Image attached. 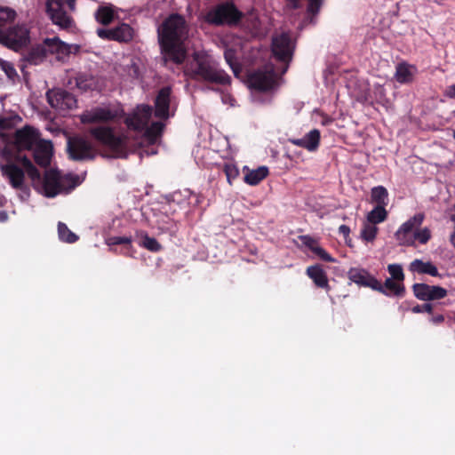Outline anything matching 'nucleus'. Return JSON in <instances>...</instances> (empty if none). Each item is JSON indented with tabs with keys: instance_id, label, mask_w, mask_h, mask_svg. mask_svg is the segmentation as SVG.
Listing matches in <instances>:
<instances>
[{
	"instance_id": "21",
	"label": "nucleus",
	"mask_w": 455,
	"mask_h": 455,
	"mask_svg": "<svg viewBox=\"0 0 455 455\" xmlns=\"http://www.w3.org/2000/svg\"><path fill=\"white\" fill-rule=\"evenodd\" d=\"M94 19L104 27L109 26L118 19L117 8L112 4L103 3L94 12Z\"/></svg>"
},
{
	"instance_id": "9",
	"label": "nucleus",
	"mask_w": 455,
	"mask_h": 455,
	"mask_svg": "<svg viewBox=\"0 0 455 455\" xmlns=\"http://www.w3.org/2000/svg\"><path fill=\"white\" fill-rule=\"evenodd\" d=\"M69 157L75 161L93 160L96 152L90 141L81 136H74L68 140Z\"/></svg>"
},
{
	"instance_id": "11",
	"label": "nucleus",
	"mask_w": 455,
	"mask_h": 455,
	"mask_svg": "<svg viewBox=\"0 0 455 455\" xmlns=\"http://www.w3.org/2000/svg\"><path fill=\"white\" fill-rule=\"evenodd\" d=\"M89 132L95 140L114 151L119 152L125 148L124 139L121 136H116L110 127H93L89 130Z\"/></svg>"
},
{
	"instance_id": "55",
	"label": "nucleus",
	"mask_w": 455,
	"mask_h": 455,
	"mask_svg": "<svg viewBox=\"0 0 455 455\" xmlns=\"http://www.w3.org/2000/svg\"><path fill=\"white\" fill-rule=\"evenodd\" d=\"M84 83V81H83L81 78H78L76 80V84L79 88L87 89V87H89V86Z\"/></svg>"
},
{
	"instance_id": "6",
	"label": "nucleus",
	"mask_w": 455,
	"mask_h": 455,
	"mask_svg": "<svg viewBox=\"0 0 455 455\" xmlns=\"http://www.w3.org/2000/svg\"><path fill=\"white\" fill-rule=\"evenodd\" d=\"M30 43L29 30L24 25H16L6 29L0 28V44L15 52Z\"/></svg>"
},
{
	"instance_id": "20",
	"label": "nucleus",
	"mask_w": 455,
	"mask_h": 455,
	"mask_svg": "<svg viewBox=\"0 0 455 455\" xmlns=\"http://www.w3.org/2000/svg\"><path fill=\"white\" fill-rule=\"evenodd\" d=\"M171 94V87L165 86L160 89L155 100V116L161 119L169 118Z\"/></svg>"
},
{
	"instance_id": "47",
	"label": "nucleus",
	"mask_w": 455,
	"mask_h": 455,
	"mask_svg": "<svg viewBox=\"0 0 455 455\" xmlns=\"http://www.w3.org/2000/svg\"><path fill=\"white\" fill-rule=\"evenodd\" d=\"M413 313H421V312H427V313H432L433 311V306L430 303H426L424 305H417L412 307Z\"/></svg>"
},
{
	"instance_id": "31",
	"label": "nucleus",
	"mask_w": 455,
	"mask_h": 455,
	"mask_svg": "<svg viewBox=\"0 0 455 455\" xmlns=\"http://www.w3.org/2000/svg\"><path fill=\"white\" fill-rule=\"evenodd\" d=\"M385 207L386 206L376 205V207L368 213V221L372 225L384 221L387 217V212Z\"/></svg>"
},
{
	"instance_id": "30",
	"label": "nucleus",
	"mask_w": 455,
	"mask_h": 455,
	"mask_svg": "<svg viewBox=\"0 0 455 455\" xmlns=\"http://www.w3.org/2000/svg\"><path fill=\"white\" fill-rule=\"evenodd\" d=\"M371 201L379 206H386L387 204L388 192L383 186H378L371 188Z\"/></svg>"
},
{
	"instance_id": "5",
	"label": "nucleus",
	"mask_w": 455,
	"mask_h": 455,
	"mask_svg": "<svg viewBox=\"0 0 455 455\" xmlns=\"http://www.w3.org/2000/svg\"><path fill=\"white\" fill-rule=\"evenodd\" d=\"M243 14L232 2L217 4L205 14L204 20L208 24L215 26H235L242 20Z\"/></svg>"
},
{
	"instance_id": "45",
	"label": "nucleus",
	"mask_w": 455,
	"mask_h": 455,
	"mask_svg": "<svg viewBox=\"0 0 455 455\" xmlns=\"http://www.w3.org/2000/svg\"><path fill=\"white\" fill-rule=\"evenodd\" d=\"M322 0H308L307 12L315 16L321 8Z\"/></svg>"
},
{
	"instance_id": "40",
	"label": "nucleus",
	"mask_w": 455,
	"mask_h": 455,
	"mask_svg": "<svg viewBox=\"0 0 455 455\" xmlns=\"http://www.w3.org/2000/svg\"><path fill=\"white\" fill-rule=\"evenodd\" d=\"M413 240H418L420 243H427L431 238V232L429 228H424L422 229H418L414 231L412 235Z\"/></svg>"
},
{
	"instance_id": "22",
	"label": "nucleus",
	"mask_w": 455,
	"mask_h": 455,
	"mask_svg": "<svg viewBox=\"0 0 455 455\" xmlns=\"http://www.w3.org/2000/svg\"><path fill=\"white\" fill-rule=\"evenodd\" d=\"M52 145L50 141L37 143L34 148L35 162L41 167H47L51 164Z\"/></svg>"
},
{
	"instance_id": "4",
	"label": "nucleus",
	"mask_w": 455,
	"mask_h": 455,
	"mask_svg": "<svg viewBox=\"0 0 455 455\" xmlns=\"http://www.w3.org/2000/svg\"><path fill=\"white\" fill-rule=\"evenodd\" d=\"M80 183V177L76 174L61 176L58 171L50 169L45 171L44 177L40 175V183L33 187L41 190L46 197H54L59 194L69 193Z\"/></svg>"
},
{
	"instance_id": "36",
	"label": "nucleus",
	"mask_w": 455,
	"mask_h": 455,
	"mask_svg": "<svg viewBox=\"0 0 455 455\" xmlns=\"http://www.w3.org/2000/svg\"><path fill=\"white\" fill-rule=\"evenodd\" d=\"M224 57H225V60L228 62V64L232 68L234 74L235 76H237L238 73L240 72L241 68H240V66L238 65V63L236 62L235 52L230 49L227 50V51H225Z\"/></svg>"
},
{
	"instance_id": "23",
	"label": "nucleus",
	"mask_w": 455,
	"mask_h": 455,
	"mask_svg": "<svg viewBox=\"0 0 455 455\" xmlns=\"http://www.w3.org/2000/svg\"><path fill=\"white\" fill-rule=\"evenodd\" d=\"M47 57V52L44 43L33 46L23 56V60L31 65H37L44 60Z\"/></svg>"
},
{
	"instance_id": "54",
	"label": "nucleus",
	"mask_w": 455,
	"mask_h": 455,
	"mask_svg": "<svg viewBox=\"0 0 455 455\" xmlns=\"http://www.w3.org/2000/svg\"><path fill=\"white\" fill-rule=\"evenodd\" d=\"M8 219V214L5 211H0V222H4Z\"/></svg>"
},
{
	"instance_id": "57",
	"label": "nucleus",
	"mask_w": 455,
	"mask_h": 455,
	"mask_svg": "<svg viewBox=\"0 0 455 455\" xmlns=\"http://www.w3.org/2000/svg\"><path fill=\"white\" fill-rule=\"evenodd\" d=\"M451 242L455 248V232L451 236Z\"/></svg>"
},
{
	"instance_id": "53",
	"label": "nucleus",
	"mask_w": 455,
	"mask_h": 455,
	"mask_svg": "<svg viewBox=\"0 0 455 455\" xmlns=\"http://www.w3.org/2000/svg\"><path fill=\"white\" fill-rule=\"evenodd\" d=\"M447 95L450 98H454L455 99V84H453V85L449 87V89L447 91Z\"/></svg>"
},
{
	"instance_id": "27",
	"label": "nucleus",
	"mask_w": 455,
	"mask_h": 455,
	"mask_svg": "<svg viewBox=\"0 0 455 455\" xmlns=\"http://www.w3.org/2000/svg\"><path fill=\"white\" fill-rule=\"evenodd\" d=\"M267 175L268 168L266 166H260L255 170L249 171L244 176V181L251 186H256Z\"/></svg>"
},
{
	"instance_id": "38",
	"label": "nucleus",
	"mask_w": 455,
	"mask_h": 455,
	"mask_svg": "<svg viewBox=\"0 0 455 455\" xmlns=\"http://www.w3.org/2000/svg\"><path fill=\"white\" fill-rule=\"evenodd\" d=\"M378 228L375 225L368 224L361 231V236L367 242H372L377 235Z\"/></svg>"
},
{
	"instance_id": "3",
	"label": "nucleus",
	"mask_w": 455,
	"mask_h": 455,
	"mask_svg": "<svg viewBox=\"0 0 455 455\" xmlns=\"http://www.w3.org/2000/svg\"><path fill=\"white\" fill-rule=\"evenodd\" d=\"M191 78L211 84L227 85L231 77L219 67V64L204 52H195L193 60L188 67Z\"/></svg>"
},
{
	"instance_id": "1",
	"label": "nucleus",
	"mask_w": 455,
	"mask_h": 455,
	"mask_svg": "<svg viewBox=\"0 0 455 455\" xmlns=\"http://www.w3.org/2000/svg\"><path fill=\"white\" fill-rule=\"evenodd\" d=\"M158 41L166 57L176 64H181L186 59L183 45L188 38V27L183 16L174 13L164 20L157 29Z\"/></svg>"
},
{
	"instance_id": "58",
	"label": "nucleus",
	"mask_w": 455,
	"mask_h": 455,
	"mask_svg": "<svg viewBox=\"0 0 455 455\" xmlns=\"http://www.w3.org/2000/svg\"><path fill=\"white\" fill-rule=\"evenodd\" d=\"M453 137H454V139H455V131H454V133H453Z\"/></svg>"
},
{
	"instance_id": "17",
	"label": "nucleus",
	"mask_w": 455,
	"mask_h": 455,
	"mask_svg": "<svg viewBox=\"0 0 455 455\" xmlns=\"http://www.w3.org/2000/svg\"><path fill=\"white\" fill-rule=\"evenodd\" d=\"M38 134L36 130L31 126L26 125L15 132L14 144L18 148L17 153L21 150H30L37 144Z\"/></svg>"
},
{
	"instance_id": "41",
	"label": "nucleus",
	"mask_w": 455,
	"mask_h": 455,
	"mask_svg": "<svg viewBox=\"0 0 455 455\" xmlns=\"http://www.w3.org/2000/svg\"><path fill=\"white\" fill-rule=\"evenodd\" d=\"M223 171L229 184H231L232 181L239 175L238 168L233 164H225Z\"/></svg>"
},
{
	"instance_id": "24",
	"label": "nucleus",
	"mask_w": 455,
	"mask_h": 455,
	"mask_svg": "<svg viewBox=\"0 0 455 455\" xmlns=\"http://www.w3.org/2000/svg\"><path fill=\"white\" fill-rule=\"evenodd\" d=\"M307 275L319 288L329 289L328 277L320 265L310 266L307 268Z\"/></svg>"
},
{
	"instance_id": "49",
	"label": "nucleus",
	"mask_w": 455,
	"mask_h": 455,
	"mask_svg": "<svg viewBox=\"0 0 455 455\" xmlns=\"http://www.w3.org/2000/svg\"><path fill=\"white\" fill-rule=\"evenodd\" d=\"M291 142L293 145H296V146H299V147H301V148H304L307 149V145L306 143L305 137L302 138V139H292V140H291Z\"/></svg>"
},
{
	"instance_id": "39",
	"label": "nucleus",
	"mask_w": 455,
	"mask_h": 455,
	"mask_svg": "<svg viewBox=\"0 0 455 455\" xmlns=\"http://www.w3.org/2000/svg\"><path fill=\"white\" fill-rule=\"evenodd\" d=\"M142 246L153 252H157L162 250L160 243L155 237H150L148 235L143 238Z\"/></svg>"
},
{
	"instance_id": "13",
	"label": "nucleus",
	"mask_w": 455,
	"mask_h": 455,
	"mask_svg": "<svg viewBox=\"0 0 455 455\" xmlns=\"http://www.w3.org/2000/svg\"><path fill=\"white\" fill-rule=\"evenodd\" d=\"M424 218L423 213H417L399 228L395 236L400 245L411 246L414 244L412 235L421 226Z\"/></svg>"
},
{
	"instance_id": "12",
	"label": "nucleus",
	"mask_w": 455,
	"mask_h": 455,
	"mask_svg": "<svg viewBox=\"0 0 455 455\" xmlns=\"http://www.w3.org/2000/svg\"><path fill=\"white\" fill-rule=\"evenodd\" d=\"M49 105L59 111L70 110L76 108L77 100L69 92L62 89H52L46 92Z\"/></svg>"
},
{
	"instance_id": "26",
	"label": "nucleus",
	"mask_w": 455,
	"mask_h": 455,
	"mask_svg": "<svg viewBox=\"0 0 455 455\" xmlns=\"http://www.w3.org/2000/svg\"><path fill=\"white\" fill-rule=\"evenodd\" d=\"M415 70L414 66L406 63L398 64L395 74V80L400 84L411 83L413 80Z\"/></svg>"
},
{
	"instance_id": "14",
	"label": "nucleus",
	"mask_w": 455,
	"mask_h": 455,
	"mask_svg": "<svg viewBox=\"0 0 455 455\" xmlns=\"http://www.w3.org/2000/svg\"><path fill=\"white\" fill-rule=\"evenodd\" d=\"M44 43L46 47L47 55H55L58 60H66L72 52H77L80 48L77 44H66L57 36L45 38Z\"/></svg>"
},
{
	"instance_id": "25",
	"label": "nucleus",
	"mask_w": 455,
	"mask_h": 455,
	"mask_svg": "<svg viewBox=\"0 0 455 455\" xmlns=\"http://www.w3.org/2000/svg\"><path fill=\"white\" fill-rule=\"evenodd\" d=\"M410 271L415 272L420 275L427 274L431 276H438L437 267L430 261L424 262L421 259H416L411 262L409 267Z\"/></svg>"
},
{
	"instance_id": "33",
	"label": "nucleus",
	"mask_w": 455,
	"mask_h": 455,
	"mask_svg": "<svg viewBox=\"0 0 455 455\" xmlns=\"http://www.w3.org/2000/svg\"><path fill=\"white\" fill-rule=\"evenodd\" d=\"M306 143L307 145V150L314 151L315 150L320 142V132L317 129H314L310 131L305 136Z\"/></svg>"
},
{
	"instance_id": "7",
	"label": "nucleus",
	"mask_w": 455,
	"mask_h": 455,
	"mask_svg": "<svg viewBox=\"0 0 455 455\" xmlns=\"http://www.w3.org/2000/svg\"><path fill=\"white\" fill-rule=\"evenodd\" d=\"M274 67L267 65L264 68L254 70L248 75V86L249 88L258 92L271 91L276 85Z\"/></svg>"
},
{
	"instance_id": "16",
	"label": "nucleus",
	"mask_w": 455,
	"mask_h": 455,
	"mask_svg": "<svg viewBox=\"0 0 455 455\" xmlns=\"http://www.w3.org/2000/svg\"><path fill=\"white\" fill-rule=\"evenodd\" d=\"M293 47L291 37L288 34L283 33L273 37L272 52L274 56L281 61H290L292 55Z\"/></svg>"
},
{
	"instance_id": "42",
	"label": "nucleus",
	"mask_w": 455,
	"mask_h": 455,
	"mask_svg": "<svg viewBox=\"0 0 455 455\" xmlns=\"http://www.w3.org/2000/svg\"><path fill=\"white\" fill-rule=\"evenodd\" d=\"M131 242L132 238L127 236H110L106 240V243L109 246L117 244H129Z\"/></svg>"
},
{
	"instance_id": "2",
	"label": "nucleus",
	"mask_w": 455,
	"mask_h": 455,
	"mask_svg": "<svg viewBox=\"0 0 455 455\" xmlns=\"http://www.w3.org/2000/svg\"><path fill=\"white\" fill-rule=\"evenodd\" d=\"M2 156L6 163L0 164V170L12 188L24 189L25 173L31 180L32 185L40 183V172L27 156H22L20 153L12 154L7 148L2 151Z\"/></svg>"
},
{
	"instance_id": "46",
	"label": "nucleus",
	"mask_w": 455,
	"mask_h": 455,
	"mask_svg": "<svg viewBox=\"0 0 455 455\" xmlns=\"http://www.w3.org/2000/svg\"><path fill=\"white\" fill-rule=\"evenodd\" d=\"M1 66H2V68L4 69V71L5 72L6 76L9 78H12L15 76H17V72H16L15 68L10 62L2 61Z\"/></svg>"
},
{
	"instance_id": "15",
	"label": "nucleus",
	"mask_w": 455,
	"mask_h": 455,
	"mask_svg": "<svg viewBox=\"0 0 455 455\" xmlns=\"http://www.w3.org/2000/svg\"><path fill=\"white\" fill-rule=\"evenodd\" d=\"M347 276L350 281L358 285L370 287L374 291H378L383 294H387L384 291L382 283L365 269L352 267L347 272Z\"/></svg>"
},
{
	"instance_id": "10",
	"label": "nucleus",
	"mask_w": 455,
	"mask_h": 455,
	"mask_svg": "<svg viewBox=\"0 0 455 455\" xmlns=\"http://www.w3.org/2000/svg\"><path fill=\"white\" fill-rule=\"evenodd\" d=\"M96 34L103 40L127 44L132 41L135 30L129 24L123 22L112 28H99Z\"/></svg>"
},
{
	"instance_id": "28",
	"label": "nucleus",
	"mask_w": 455,
	"mask_h": 455,
	"mask_svg": "<svg viewBox=\"0 0 455 455\" xmlns=\"http://www.w3.org/2000/svg\"><path fill=\"white\" fill-rule=\"evenodd\" d=\"M164 124L162 122H153L144 129V137L150 143L154 144L161 137Z\"/></svg>"
},
{
	"instance_id": "48",
	"label": "nucleus",
	"mask_w": 455,
	"mask_h": 455,
	"mask_svg": "<svg viewBox=\"0 0 455 455\" xmlns=\"http://www.w3.org/2000/svg\"><path fill=\"white\" fill-rule=\"evenodd\" d=\"M15 12L11 9H6L4 12H3V16L0 17L1 20H13L15 18Z\"/></svg>"
},
{
	"instance_id": "29",
	"label": "nucleus",
	"mask_w": 455,
	"mask_h": 455,
	"mask_svg": "<svg viewBox=\"0 0 455 455\" xmlns=\"http://www.w3.org/2000/svg\"><path fill=\"white\" fill-rule=\"evenodd\" d=\"M382 286L384 287V291L387 293V295H390L392 293L397 297H402L405 291L404 285L402 282H398L392 278H387Z\"/></svg>"
},
{
	"instance_id": "43",
	"label": "nucleus",
	"mask_w": 455,
	"mask_h": 455,
	"mask_svg": "<svg viewBox=\"0 0 455 455\" xmlns=\"http://www.w3.org/2000/svg\"><path fill=\"white\" fill-rule=\"evenodd\" d=\"M299 239L312 252L319 246L318 242L310 235H300Z\"/></svg>"
},
{
	"instance_id": "44",
	"label": "nucleus",
	"mask_w": 455,
	"mask_h": 455,
	"mask_svg": "<svg viewBox=\"0 0 455 455\" xmlns=\"http://www.w3.org/2000/svg\"><path fill=\"white\" fill-rule=\"evenodd\" d=\"M317 257H319L322 260L325 262H335V259L332 258L323 248L320 245L317 248H315L313 251Z\"/></svg>"
},
{
	"instance_id": "56",
	"label": "nucleus",
	"mask_w": 455,
	"mask_h": 455,
	"mask_svg": "<svg viewBox=\"0 0 455 455\" xmlns=\"http://www.w3.org/2000/svg\"><path fill=\"white\" fill-rule=\"evenodd\" d=\"M5 124H6V120H4V119H1V120H0V128H1V129H4V128L6 127V125H5Z\"/></svg>"
},
{
	"instance_id": "34",
	"label": "nucleus",
	"mask_w": 455,
	"mask_h": 455,
	"mask_svg": "<svg viewBox=\"0 0 455 455\" xmlns=\"http://www.w3.org/2000/svg\"><path fill=\"white\" fill-rule=\"evenodd\" d=\"M447 296V290L436 285H429L427 301L441 299Z\"/></svg>"
},
{
	"instance_id": "37",
	"label": "nucleus",
	"mask_w": 455,
	"mask_h": 455,
	"mask_svg": "<svg viewBox=\"0 0 455 455\" xmlns=\"http://www.w3.org/2000/svg\"><path fill=\"white\" fill-rule=\"evenodd\" d=\"M387 270L391 275L390 278L398 282H403L404 280V273L400 264H390L387 266Z\"/></svg>"
},
{
	"instance_id": "50",
	"label": "nucleus",
	"mask_w": 455,
	"mask_h": 455,
	"mask_svg": "<svg viewBox=\"0 0 455 455\" xmlns=\"http://www.w3.org/2000/svg\"><path fill=\"white\" fill-rule=\"evenodd\" d=\"M339 231L340 234H342L345 237L348 236L349 233H350V228L349 227H347V225H341L339 228Z\"/></svg>"
},
{
	"instance_id": "19",
	"label": "nucleus",
	"mask_w": 455,
	"mask_h": 455,
	"mask_svg": "<svg viewBox=\"0 0 455 455\" xmlns=\"http://www.w3.org/2000/svg\"><path fill=\"white\" fill-rule=\"evenodd\" d=\"M117 116V112L109 108L97 107L91 110L85 111L81 116L83 124H94L100 122H108L114 120Z\"/></svg>"
},
{
	"instance_id": "35",
	"label": "nucleus",
	"mask_w": 455,
	"mask_h": 455,
	"mask_svg": "<svg viewBox=\"0 0 455 455\" xmlns=\"http://www.w3.org/2000/svg\"><path fill=\"white\" fill-rule=\"evenodd\" d=\"M414 296L423 301H427L429 285L427 283H414L412 286Z\"/></svg>"
},
{
	"instance_id": "52",
	"label": "nucleus",
	"mask_w": 455,
	"mask_h": 455,
	"mask_svg": "<svg viewBox=\"0 0 455 455\" xmlns=\"http://www.w3.org/2000/svg\"><path fill=\"white\" fill-rule=\"evenodd\" d=\"M431 321L434 323H441L444 321V316L443 315H437L435 316H433Z\"/></svg>"
},
{
	"instance_id": "18",
	"label": "nucleus",
	"mask_w": 455,
	"mask_h": 455,
	"mask_svg": "<svg viewBox=\"0 0 455 455\" xmlns=\"http://www.w3.org/2000/svg\"><path fill=\"white\" fill-rule=\"evenodd\" d=\"M152 110L148 105L138 106L134 113L125 119L126 125L135 131L144 130L151 118Z\"/></svg>"
},
{
	"instance_id": "51",
	"label": "nucleus",
	"mask_w": 455,
	"mask_h": 455,
	"mask_svg": "<svg viewBox=\"0 0 455 455\" xmlns=\"http://www.w3.org/2000/svg\"><path fill=\"white\" fill-rule=\"evenodd\" d=\"M66 9L68 8L70 12H74L76 9V0H68L65 2Z\"/></svg>"
},
{
	"instance_id": "8",
	"label": "nucleus",
	"mask_w": 455,
	"mask_h": 455,
	"mask_svg": "<svg viewBox=\"0 0 455 455\" xmlns=\"http://www.w3.org/2000/svg\"><path fill=\"white\" fill-rule=\"evenodd\" d=\"M46 12L52 23L61 29H72L76 23L66 10L65 0H46Z\"/></svg>"
},
{
	"instance_id": "32",
	"label": "nucleus",
	"mask_w": 455,
	"mask_h": 455,
	"mask_svg": "<svg viewBox=\"0 0 455 455\" xmlns=\"http://www.w3.org/2000/svg\"><path fill=\"white\" fill-rule=\"evenodd\" d=\"M58 234L61 241L68 243H73L78 240V235L69 230L65 223L59 222Z\"/></svg>"
}]
</instances>
